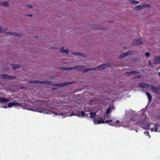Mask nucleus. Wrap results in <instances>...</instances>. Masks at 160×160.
Instances as JSON below:
<instances>
[{
    "label": "nucleus",
    "instance_id": "obj_19",
    "mask_svg": "<svg viewBox=\"0 0 160 160\" xmlns=\"http://www.w3.org/2000/svg\"><path fill=\"white\" fill-rule=\"evenodd\" d=\"M11 66L12 67V69L14 70H15L16 68L19 67L20 66L19 65L15 64H11Z\"/></svg>",
    "mask_w": 160,
    "mask_h": 160
},
{
    "label": "nucleus",
    "instance_id": "obj_7",
    "mask_svg": "<svg viewBox=\"0 0 160 160\" xmlns=\"http://www.w3.org/2000/svg\"><path fill=\"white\" fill-rule=\"evenodd\" d=\"M142 41L141 39L137 38L133 40L132 44L133 46H136L142 44Z\"/></svg>",
    "mask_w": 160,
    "mask_h": 160
},
{
    "label": "nucleus",
    "instance_id": "obj_24",
    "mask_svg": "<svg viewBox=\"0 0 160 160\" xmlns=\"http://www.w3.org/2000/svg\"><path fill=\"white\" fill-rule=\"evenodd\" d=\"M77 66L68 67V70L77 69Z\"/></svg>",
    "mask_w": 160,
    "mask_h": 160
},
{
    "label": "nucleus",
    "instance_id": "obj_36",
    "mask_svg": "<svg viewBox=\"0 0 160 160\" xmlns=\"http://www.w3.org/2000/svg\"><path fill=\"white\" fill-rule=\"evenodd\" d=\"M151 63V62L150 61H149V62H148V64L149 65H150Z\"/></svg>",
    "mask_w": 160,
    "mask_h": 160
},
{
    "label": "nucleus",
    "instance_id": "obj_9",
    "mask_svg": "<svg viewBox=\"0 0 160 160\" xmlns=\"http://www.w3.org/2000/svg\"><path fill=\"white\" fill-rule=\"evenodd\" d=\"M21 106V103L18 102H11L8 104V108H11L12 106Z\"/></svg>",
    "mask_w": 160,
    "mask_h": 160
},
{
    "label": "nucleus",
    "instance_id": "obj_12",
    "mask_svg": "<svg viewBox=\"0 0 160 160\" xmlns=\"http://www.w3.org/2000/svg\"><path fill=\"white\" fill-rule=\"evenodd\" d=\"M151 89L156 93H158L160 92V90L159 88L155 86H153V85H151Z\"/></svg>",
    "mask_w": 160,
    "mask_h": 160
},
{
    "label": "nucleus",
    "instance_id": "obj_4",
    "mask_svg": "<svg viewBox=\"0 0 160 160\" xmlns=\"http://www.w3.org/2000/svg\"><path fill=\"white\" fill-rule=\"evenodd\" d=\"M77 69H78L80 72L84 73L90 70H94V68H84V66L78 65Z\"/></svg>",
    "mask_w": 160,
    "mask_h": 160
},
{
    "label": "nucleus",
    "instance_id": "obj_23",
    "mask_svg": "<svg viewBox=\"0 0 160 160\" xmlns=\"http://www.w3.org/2000/svg\"><path fill=\"white\" fill-rule=\"evenodd\" d=\"M89 114L90 115L89 117L92 119H94V117L96 116V113L95 112H91L89 113Z\"/></svg>",
    "mask_w": 160,
    "mask_h": 160
},
{
    "label": "nucleus",
    "instance_id": "obj_26",
    "mask_svg": "<svg viewBox=\"0 0 160 160\" xmlns=\"http://www.w3.org/2000/svg\"><path fill=\"white\" fill-rule=\"evenodd\" d=\"M131 2L132 4H138L139 3V2L138 1H135L134 0H131Z\"/></svg>",
    "mask_w": 160,
    "mask_h": 160
},
{
    "label": "nucleus",
    "instance_id": "obj_38",
    "mask_svg": "<svg viewBox=\"0 0 160 160\" xmlns=\"http://www.w3.org/2000/svg\"><path fill=\"white\" fill-rule=\"evenodd\" d=\"M4 108H7V106H6L5 107H4Z\"/></svg>",
    "mask_w": 160,
    "mask_h": 160
},
{
    "label": "nucleus",
    "instance_id": "obj_32",
    "mask_svg": "<svg viewBox=\"0 0 160 160\" xmlns=\"http://www.w3.org/2000/svg\"><path fill=\"white\" fill-rule=\"evenodd\" d=\"M145 56L146 57H148L149 56V55H150L149 53V52H147L145 53Z\"/></svg>",
    "mask_w": 160,
    "mask_h": 160
},
{
    "label": "nucleus",
    "instance_id": "obj_13",
    "mask_svg": "<svg viewBox=\"0 0 160 160\" xmlns=\"http://www.w3.org/2000/svg\"><path fill=\"white\" fill-rule=\"evenodd\" d=\"M6 33L7 34L12 35L14 36L21 37V34L16 33L14 32H6Z\"/></svg>",
    "mask_w": 160,
    "mask_h": 160
},
{
    "label": "nucleus",
    "instance_id": "obj_37",
    "mask_svg": "<svg viewBox=\"0 0 160 160\" xmlns=\"http://www.w3.org/2000/svg\"><path fill=\"white\" fill-rule=\"evenodd\" d=\"M136 124H138V125H139V126H140L139 122H137V123H136Z\"/></svg>",
    "mask_w": 160,
    "mask_h": 160
},
{
    "label": "nucleus",
    "instance_id": "obj_18",
    "mask_svg": "<svg viewBox=\"0 0 160 160\" xmlns=\"http://www.w3.org/2000/svg\"><path fill=\"white\" fill-rule=\"evenodd\" d=\"M146 6L145 4H143L142 5H139L135 7V8L137 10H141L143 9V8L145 7Z\"/></svg>",
    "mask_w": 160,
    "mask_h": 160
},
{
    "label": "nucleus",
    "instance_id": "obj_1",
    "mask_svg": "<svg viewBox=\"0 0 160 160\" xmlns=\"http://www.w3.org/2000/svg\"><path fill=\"white\" fill-rule=\"evenodd\" d=\"M28 82L29 83H36L40 84H44L46 85H52L53 86L64 87L67 85L71 84L73 83V82H62L59 83H57L53 84V82L52 81H49L48 80L40 81V80H33L28 81Z\"/></svg>",
    "mask_w": 160,
    "mask_h": 160
},
{
    "label": "nucleus",
    "instance_id": "obj_35",
    "mask_svg": "<svg viewBox=\"0 0 160 160\" xmlns=\"http://www.w3.org/2000/svg\"><path fill=\"white\" fill-rule=\"evenodd\" d=\"M26 16H30V17H32V15L30 14H27Z\"/></svg>",
    "mask_w": 160,
    "mask_h": 160
},
{
    "label": "nucleus",
    "instance_id": "obj_20",
    "mask_svg": "<svg viewBox=\"0 0 160 160\" xmlns=\"http://www.w3.org/2000/svg\"><path fill=\"white\" fill-rule=\"evenodd\" d=\"M9 4L8 3L6 2H0V6H8Z\"/></svg>",
    "mask_w": 160,
    "mask_h": 160
},
{
    "label": "nucleus",
    "instance_id": "obj_27",
    "mask_svg": "<svg viewBox=\"0 0 160 160\" xmlns=\"http://www.w3.org/2000/svg\"><path fill=\"white\" fill-rule=\"evenodd\" d=\"M81 115L82 116H85L87 117L88 115L86 114L83 111H81Z\"/></svg>",
    "mask_w": 160,
    "mask_h": 160
},
{
    "label": "nucleus",
    "instance_id": "obj_10",
    "mask_svg": "<svg viewBox=\"0 0 160 160\" xmlns=\"http://www.w3.org/2000/svg\"><path fill=\"white\" fill-rule=\"evenodd\" d=\"M138 86L142 88L149 87L150 85L148 83L144 82H140L138 84Z\"/></svg>",
    "mask_w": 160,
    "mask_h": 160
},
{
    "label": "nucleus",
    "instance_id": "obj_17",
    "mask_svg": "<svg viewBox=\"0 0 160 160\" xmlns=\"http://www.w3.org/2000/svg\"><path fill=\"white\" fill-rule=\"evenodd\" d=\"M60 51L61 52L65 53L67 54H68L69 51V50L68 49H65L63 47H62L61 48Z\"/></svg>",
    "mask_w": 160,
    "mask_h": 160
},
{
    "label": "nucleus",
    "instance_id": "obj_30",
    "mask_svg": "<svg viewBox=\"0 0 160 160\" xmlns=\"http://www.w3.org/2000/svg\"><path fill=\"white\" fill-rule=\"evenodd\" d=\"M58 115L59 116L61 115L63 117H64V116H66V115L63 112L60 113L58 114Z\"/></svg>",
    "mask_w": 160,
    "mask_h": 160
},
{
    "label": "nucleus",
    "instance_id": "obj_41",
    "mask_svg": "<svg viewBox=\"0 0 160 160\" xmlns=\"http://www.w3.org/2000/svg\"><path fill=\"white\" fill-rule=\"evenodd\" d=\"M159 75L160 76V72L159 73Z\"/></svg>",
    "mask_w": 160,
    "mask_h": 160
},
{
    "label": "nucleus",
    "instance_id": "obj_3",
    "mask_svg": "<svg viewBox=\"0 0 160 160\" xmlns=\"http://www.w3.org/2000/svg\"><path fill=\"white\" fill-rule=\"evenodd\" d=\"M31 110L33 111L39 112L40 113H43V114L45 113L46 114H51L53 113L56 116L58 114L57 112H52L47 109L41 108H32Z\"/></svg>",
    "mask_w": 160,
    "mask_h": 160
},
{
    "label": "nucleus",
    "instance_id": "obj_25",
    "mask_svg": "<svg viewBox=\"0 0 160 160\" xmlns=\"http://www.w3.org/2000/svg\"><path fill=\"white\" fill-rule=\"evenodd\" d=\"M72 54L77 56H83L82 54L81 53L75 52L72 53Z\"/></svg>",
    "mask_w": 160,
    "mask_h": 160
},
{
    "label": "nucleus",
    "instance_id": "obj_40",
    "mask_svg": "<svg viewBox=\"0 0 160 160\" xmlns=\"http://www.w3.org/2000/svg\"><path fill=\"white\" fill-rule=\"evenodd\" d=\"M93 28L94 29H97L96 28Z\"/></svg>",
    "mask_w": 160,
    "mask_h": 160
},
{
    "label": "nucleus",
    "instance_id": "obj_2",
    "mask_svg": "<svg viewBox=\"0 0 160 160\" xmlns=\"http://www.w3.org/2000/svg\"><path fill=\"white\" fill-rule=\"evenodd\" d=\"M107 119H106V117H105L103 118V119L102 118L100 117L98 118V120H93V123L95 125L96 124H99L100 123H108L109 125L113 126H117L119 122V121L118 120H117L116 121L115 119H113L112 120H110V117L108 116L107 117Z\"/></svg>",
    "mask_w": 160,
    "mask_h": 160
},
{
    "label": "nucleus",
    "instance_id": "obj_31",
    "mask_svg": "<svg viewBox=\"0 0 160 160\" xmlns=\"http://www.w3.org/2000/svg\"><path fill=\"white\" fill-rule=\"evenodd\" d=\"M5 31L4 29H2L1 27H0V32H3Z\"/></svg>",
    "mask_w": 160,
    "mask_h": 160
},
{
    "label": "nucleus",
    "instance_id": "obj_43",
    "mask_svg": "<svg viewBox=\"0 0 160 160\" xmlns=\"http://www.w3.org/2000/svg\"><path fill=\"white\" fill-rule=\"evenodd\" d=\"M159 132H160V130H159Z\"/></svg>",
    "mask_w": 160,
    "mask_h": 160
},
{
    "label": "nucleus",
    "instance_id": "obj_6",
    "mask_svg": "<svg viewBox=\"0 0 160 160\" xmlns=\"http://www.w3.org/2000/svg\"><path fill=\"white\" fill-rule=\"evenodd\" d=\"M1 79H8L9 80H13L16 78L15 76H11L7 74H1Z\"/></svg>",
    "mask_w": 160,
    "mask_h": 160
},
{
    "label": "nucleus",
    "instance_id": "obj_21",
    "mask_svg": "<svg viewBox=\"0 0 160 160\" xmlns=\"http://www.w3.org/2000/svg\"><path fill=\"white\" fill-rule=\"evenodd\" d=\"M146 94L148 97L149 100V102H151V100L152 99V97L150 94L148 92H146Z\"/></svg>",
    "mask_w": 160,
    "mask_h": 160
},
{
    "label": "nucleus",
    "instance_id": "obj_14",
    "mask_svg": "<svg viewBox=\"0 0 160 160\" xmlns=\"http://www.w3.org/2000/svg\"><path fill=\"white\" fill-rule=\"evenodd\" d=\"M10 100L8 99L0 97V102L2 103H5L9 102Z\"/></svg>",
    "mask_w": 160,
    "mask_h": 160
},
{
    "label": "nucleus",
    "instance_id": "obj_15",
    "mask_svg": "<svg viewBox=\"0 0 160 160\" xmlns=\"http://www.w3.org/2000/svg\"><path fill=\"white\" fill-rule=\"evenodd\" d=\"M110 105H109V107H108L107 108V109L106 111V114L107 115V116L106 115H105V116L103 117V118H102L103 119V118L105 117H106V118H107V117H108V114H109V113L110 112V113L111 112H112V109H111L110 108Z\"/></svg>",
    "mask_w": 160,
    "mask_h": 160
},
{
    "label": "nucleus",
    "instance_id": "obj_28",
    "mask_svg": "<svg viewBox=\"0 0 160 160\" xmlns=\"http://www.w3.org/2000/svg\"><path fill=\"white\" fill-rule=\"evenodd\" d=\"M60 68L63 71L68 70V67H61Z\"/></svg>",
    "mask_w": 160,
    "mask_h": 160
},
{
    "label": "nucleus",
    "instance_id": "obj_39",
    "mask_svg": "<svg viewBox=\"0 0 160 160\" xmlns=\"http://www.w3.org/2000/svg\"><path fill=\"white\" fill-rule=\"evenodd\" d=\"M147 7H148L149 6V4H148V5H147Z\"/></svg>",
    "mask_w": 160,
    "mask_h": 160
},
{
    "label": "nucleus",
    "instance_id": "obj_29",
    "mask_svg": "<svg viewBox=\"0 0 160 160\" xmlns=\"http://www.w3.org/2000/svg\"><path fill=\"white\" fill-rule=\"evenodd\" d=\"M141 76L140 75H136L134 77V79H138L141 78Z\"/></svg>",
    "mask_w": 160,
    "mask_h": 160
},
{
    "label": "nucleus",
    "instance_id": "obj_8",
    "mask_svg": "<svg viewBox=\"0 0 160 160\" xmlns=\"http://www.w3.org/2000/svg\"><path fill=\"white\" fill-rule=\"evenodd\" d=\"M140 73L139 70H135L133 71L128 72L125 73V74L128 76L136 75L137 74Z\"/></svg>",
    "mask_w": 160,
    "mask_h": 160
},
{
    "label": "nucleus",
    "instance_id": "obj_11",
    "mask_svg": "<svg viewBox=\"0 0 160 160\" xmlns=\"http://www.w3.org/2000/svg\"><path fill=\"white\" fill-rule=\"evenodd\" d=\"M131 54V52L130 51H128L120 55L119 57L120 59H122L125 57L127 56L128 55H130Z\"/></svg>",
    "mask_w": 160,
    "mask_h": 160
},
{
    "label": "nucleus",
    "instance_id": "obj_16",
    "mask_svg": "<svg viewBox=\"0 0 160 160\" xmlns=\"http://www.w3.org/2000/svg\"><path fill=\"white\" fill-rule=\"evenodd\" d=\"M154 60L156 63L160 64V56H156L154 58Z\"/></svg>",
    "mask_w": 160,
    "mask_h": 160
},
{
    "label": "nucleus",
    "instance_id": "obj_33",
    "mask_svg": "<svg viewBox=\"0 0 160 160\" xmlns=\"http://www.w3.org/2000/svg\"><path fill=\"white\" fill-rule=\"evenodd\" d=\"M27 7L29 8H32L33 7V6L32 5H28L27 6Z\"/></svg>",
    "mask_w": 160,
    "mask_h": 160
},
{
    "label": "nucleus",
    "instance_id": "obj_5",
    "mask_svg": "<svg viewBox=\"0 0 160 160\" xmlns=\"http://www.w3.org/2000/svg\"><path fill=\"white\" fill-rule=\"evenodd\" d=\"M110 65L109 63L101 64L98 66L94 68V70H98L103 69L104 68H108L110 67Z\"/></svg>",
    "mask_w": 160,
    "mask_h": 160
},
{
    "label": "nucleus",
    "instance_id": "obj_34",
    "mask_svg": "<svg viewBox=\"0 0 160 160\" xmlns=\"http://www.w3.org/2000/svg\"><path fill=\"white\" fill-rule=\"evenodd\" d=\"M144 133H145L146 134V135L147 134L148 136H150V135H149V132H148L147 131V132H145Z\"/></svg>",
    "mask_w": 160,
    "mask_h": 160
},
{
    "label": "nucleus",
    "instance_id": "obj_22",
    "mask_svg": "<svg viewBox=\"0 0 160 160\" xmlns=\"http://www.w3.org/2000/svg\"><path fill=\"white\" fill-rule=\"evenodd\" d=\"M154 127L153 128H152V131H154L155 132H157L158 131V126L156 124H155L154 125Z\"/></svg>",
    "mask_w": 160,
    "mask_h": 160
},
{
    "label": "nucleus",
    "instance_id": "obj_42",
    "mask_svg": "<svg viewBox=\"0 0 160 160\" xmlns=\"http://www.w3.org/2000/svg\"><path fill=\"white\" fill-rule=\"evenodd\" d=\"M159 90H160V86H159Z\"/></svg>",
    "mask_w": 160,
    "mask_h": 160
}]
</instances>
